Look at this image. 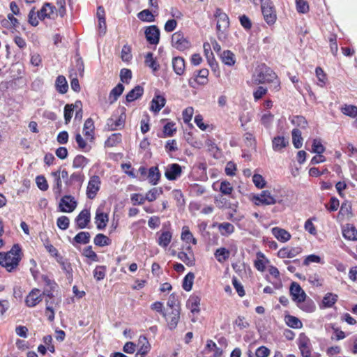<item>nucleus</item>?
Wrapping results in <instances>:
<instances>
[{"instance_id": "5", "label": "nucleus", "mask_w": 357, "mask_h": 357, "mask_svg": "<svg viewBox=\"0 0 357 357\" xmlns=\"http://www.w3.org/2000/svg\"><path fill=\"white\" fill-rule=\"evenodd\" d=\"M255 204L260 205H273L276 203V199L268 190H263L260 194L254 196Z\"/></svg>"}, {"instance_id": "2", "label": "nucleus", "mask_w": 357, "mask_h": 357, "mask_svg": "<svg viewBox=\"0 0 357 357\" xmlns=\"http://www.w3.org/2000/svg\"><path fill=\"white\" fill-rule=\"evenodd\" d=\"M214 16L217 20V37L220 40H225L227 38V31L229 26V17L220 8L215 10Z\"/></svg>"}, {"instance_id": "52", "label": "nucleus", "mask_w": 357, "mask_h": 357, "mask_svg": "<svg viewBox=\"0 0 357 357\" xmlns=\"http://www.w3.org/2000/svg\"><path fill=\"white\" fill-rule=\"evenodd\" d=\"M341 110L344 114L350 117L354 118L357 116V107L354 105H344Z\"/></svg>"}, {"instance_id": "14", "label": "nucleus", "mask_w": 357, "mask_h": 357, "mask_svg": "<svg viewBox=\"0 0 357 357\" xmlns=\"http://www.w3.org/2000/svg\"><path fill=\"white\" fill-rule=\"evenodd\" d=\"M91 220V213L89 209H83L75 218V222L79 229H84Z\"/></svg>"}, {"instance_id": "48", "label": "nucleus", "mask_w": 357, "mask_h": 357, "mask_svg": "<svg viewBox=\"0 0 357 357\" xmlns=\"http://www.w3.org/2000/svg\"><path fill=\"white\" fill-rule=\"evenodd\" d=\"M121 142V135L120 133H114L105 141V146L113 147Z\"/></svg>"}, {"instance_id": "27", "label": "nucleus", "mask_w": 357, "mask_h": 357, "mask_svg": "<svg viewBox=\"0 0 357 357\" xmlns=\"http://www.w3.org/2000/svg\"><path fill=\"white\" fill-rule=\"evenodd\" d=\"M55 86L59 93L61 94L66 93L68 89L66 77L63 75H59L56 79Z\"/></svg>"}, {"instance_id": "40", "label": "nucleus", "mask_w": 357, "mask_h": 357, "mask_svg": "<svg viewBox=\"0 0 357 357\" xmlns=\"http://www.w3.org/2000/svg\"><path fill=\"white\" fill-rule=\"evenodd\" d=\"M162 192L163 191L161 188H153L146 194L144 199L150 202H153L161 195Z\"/></svg>"}, {"instance_id": "62", "label": "nucleus", "mask_w": 357, "mask_h": 357, "mask_svg": "<svg viewBox=\"0 0 357 357\" xmlns=\"http://www.w3.org/2000/svg\"><path fill=\"white\" fill-rule=\"evenodd\" d=\"M105 267L103 266H98L93 271V276L96 280L100 281L104 279L105 276Z\"/></svg>"}, {"instance_id": "28", "label": "nucleus", "mask_w": 357, "mask_h": 357, "mask_svg": "<svg viewBox=\"0 0 357 357\" xmlns=\"http://www.w3.org/2000/svg\"><path fill=\"white\" fill-rule=\"evenodd\" d=\"M91 238L90 233L88 231H81L78 233L71 242L73 245L75 244H87Z\"/></svg>"}, {"instance_id": "23", "label": "nucleus", "mask_w": 357, "mask_h": 357, "mask_svg": "<svg viewBox=\"0 0 357 357\" xmlns=\"http://www.w3.org/2000/svg\"><path fill=\"white\" fill-rule=\"evenodd\" d=\"M273 235L281 242H287L291 238V234L284 229L274 227L272 229Z\"/></svg>"}, {"instance_id": "61", "label": "nucleus", "mask_w": 357, "mask_h": 357, "mask_svg": "<svg viewBox=\"0 0 357 357\" xmlns=\"http://www.w3.org/2000/svg\"><path fill=\"white\" fill-rule=\"evenodd\" d=\"M56 225L62 230H66L69 227L70 220L67 216L62 215L57 219Z\"/></svg>"}, {"instance_id": "37", "label": "nucleus", "mask_w": 357, "mask_h": 357, "mask_svg": "<svg viewBox=\"0 0 357 357\" xmlns=\"http://www.w3.org/2000/svg\"><path fill=\"white\" fill-rule=\"evenodd\" d=\"M284 321L288 326L293 328H301L303 326L301 320L292 315H286Z\"/></svg>"}, {"instance_id": "11", "label": "nucleus", "mask_w": 357, "mask_h": 357, "mask_svg": "<svg viewBox=\"0 0 357 357\" xmlns=\"http://www.w3.org/2000/svg\"><path fill=\"white\" fill-rule=\"evenodd\" d=\"M298 345L303 357L311 356L310 341L306 335H300Z\"/></svg>"}, {"instance_id": "18", "label": "nucleus", "mask_w": 357, "mask_h": 357, "mask_svg": "<svg viewBox=\"0 0 357 357\" xmlns=\"http://www.w3.org/2000/svg\"><path fill=\"white\" fill-rule=\"evenodd\" d=\"M166 100L164 96L160 95H155L151 102L150 109L154 112H159L160 109L165 106Z\"/></svg>"}, {"instance_id": "17", "label": "nucleus", "mask_w": 357, "mask_h": 357, "mask_svg": "<svg viewBox=\"0 0 357 357\" xmlns=\"http://www.w3.org/2000/svg\"><path fill=\"white\" fill-rule=\"evenodd\" d=\"M301 252L300 248H283L278 252V256L280 258H293Z\"/></svg>"}, {"instance_id": "4", "label": "nucleus", "mask_w": 357, "mask_h": 357, "mask_svg": "<svg viewBox=\"0 0 357 357\" xmlns=\"http://www.w3.org/2000/svg\"><path fill=\"white\" fill-rule=\"evenodd\" d=\"M261 8L266 23L269 25L273 24L277 15L273 2L271 0H261Z\"/></svg>"}, {"instance_id": "38", "label": "nucleus", "mask_w": 357, "mask_h": 357, "mask_svg": "<svg viewBox=\"0 0 357 357\" xmlns=\"http://www.w3.org/2000/svg\"><path fill=\"white\" fill-rule=\"evenodd\" d=\"M52 175L54 176V182H55V184L53 187V190H54V194L56 195L59 196L61 195V190H62V189H61L62 183H61V176H60V171H56V172H52Z\"/></svg>"}, {"instance_id": "1", "label": "nucleus", "mask_w": 357, "mask_h": 357, "mask_svg": "<svg viewBox=\"0 0 357 357\" xmlns=\"http://www.w3.org/2000/svg\"><path fill=\"white\" fill-rule=\"evenodd\" d=\"M22 250L18 244H15L11 250L6 253L0 252V265L9 272L17 268L21 260Z\"/></svg>"}, {"instance_id": "57", "label": "nucleus", "mask_w": 357, "mask_h": 357, "mask_svg": "<svg viewBox=\"0 0 357 357\" xmlns=\"http://www.w3.org/2000/svg\"><path fill=\"white\" fill-rule=\"evenodd\" d=\"M121 59L123 61L128 62L131 60L132 56L131 54V48L130 46L125 45L122 47L121 53Z\"/></svg>"}, {"instance_id": "43", "label": "nucleus", "mask_w": 357, "mask_h": 357, "mask_svg": "<svg viewBox=\"0 0 357 357\" xmlns=\"http://www.w3.org/2000/svg\"><path fill=\"white\" fill-rule=\"evenodd\" d=\"M297 305L299 308L306 312H312L316 308V306L312 300L305 301V299L304 301L297 303Z\"/></svg>"}, {"instance_id": "53", "label": "nucleus", "mask_w": 357, "mask_h": 357, "mask_svg": "<svg viewBox=\"0 0 357 357\" xmlns=\"http://www.w3.org/2000/svg\"><path fill=\"white\" fill-rule=\"evenodd\" d=\"M218 229L222 235H229L234 231V227L229 222H223L219 225Z\"/></svg>"}, {"instance_id": "26", "label": "nucleus", "mask_w": 357, "mask_h": 357, "mask_svg": "<svg viewBox=\"0 0 357 357\" xmlns=\"http://www.w3.org/2000/svg\"><path fill=\"white\" fill-rule=\"evenodd\" d=\"M124 86L121 83H119L114 89H112L108 98L109 103H114L122 94Z\"/></svg>"}, {"instance_id": "9", "label": "nucleus", "mask_w": 357, "mask_h": 357, "mask_svg": "<svg viewBox=\"0 0 357 357\" xmlns=\"http://www.w3.org/2000/svg\"><path fill=\"white\" fill-rule=\"evenodd\" d=\"M289 291L293 301L296 303L304 301L306 298V294L303 290L300 284L296 282H291Z\"/></svg>"}, {"instance_id": "47", "label": "nucleus", "mask_w": 357, "mask_h": 357, "mask_svg": "<svg viewBox=\"0 0 357 357\" xmlns=\"http://www.w3.org/2000/svg\"><path fill=\"white\" fill-rule=\"evenodd\" d=\"M194 278L195 275L191 272L188 273L185 276L182 284L183 289H185L187 291H189L192 289Z\"/></svg>"}, {"instance_id": "41", "label": "nucleus", "mask_w": 357, "mask_h": 357, "mask_svg": "<svg viewBox=\"0 0 357 357\" xmlns=\"http://www.w3.org/2000/svg\"><path fill=\"white\" fill-rule=\"evenodd\" d=\"M145 64L151 68L153 72L159 70L160 66L153 58L152 52H148L145 56Z\"/></svg>"}, {"instance_id": "19", "label": "nucleus", "mask_w": 357, "mask_h": 357, "mask_svg": "<svg viewBox=\"0 0 357 357\" xmlns=\"http://www.w3.org/2000/svg\"><path fill=\"white\" fill-rule=\"evenodd\" d=\"M172 68L178 75H182L185 72V60L183 57L176 56L172 59Z\"/></svg>"}, {"instance_id": "7", "label": "nucleus", "mask_w": 357, "mask_h": 357, "mask_svg": "<svg viewBox=\"0 0 357 357\" xmlns=\"http://www.w3.org/2000/svg\"><path fill=\"white\" fill-rule=\"evenodd\" d=\"M43 300V294L40 290L34 288L26 296L25 298V303L29 307H33L40 303Z\"/></svg>"}, {"instance_id": "51", "label": "nucleus", "mask_w": 357, "mask_h": 357, "mask_svg": "<svg viewBox=\"0 0 357 357\" xmlns=\"http://www.w3.org/2000/svg\"><path fill=\"white\" fill-rule=\"evenodd\" d=\"M57 262L61 265V268L67 273L70 274L73 271V268L71 266V264L67 260L64 259L63 257H58L56 259Z\"/></svg>"}, {"instance_id": "13", "label": "nucleus", "mask_w": 357, "mask_h": 357, "mask_svg": "<svg viewBox=\"0 0 357 357\" xmlns=\"http://www.w3.org/2000/svg\"><path fill=\"white\" fill-rule=\"evenodd\" d=\"M147 41L151 45H157L160 40V30L155 26H149L145 31Z\"/></svg>"}, {"instance_id": "58", "label": "nucleus", "mask_w": 357, "mask_h": 357, "mask_svg": "<svg viewBox=\"0 0 357 357\" xmlns=\"http://www.w3.org/2000/svg\"><path fill=\"white\" fill-rule=\"evenodd\" d=\"M296 10L300 13H306L309 10V6L306 0H296Z\"/></svg>"}, {"instance_id": "20", "label": "nucleus", "mask_w": 357, "mask_h": 357, "mask_svg": "<svg viewBox=\"0 0 357 357\" xmlns=\"http://www.w3.org/2000/svg\"><path fill=\"white\" fill-rule=\"evenodd\" d=\"M108 222L107 214L103 213L100 209H98L96 213L95 222L97 225V229L102 230L105 228L107 222Z\"/></svg>"}, {"instance_id": "56", "label": "nucleus", "mask_w": 357, "mask_h": 357, "mask_svg": "<svg viewBox=\"0 0 357 357\" xmlns=\"http://www.w3.org/2000/svg\"><path fill=\"white\" fill-rule=\"evenodd\" d=\"M312 151L317 154H321L325 151V147L319 139H313Z\"/></svg>"}, {"instance_id": "39", "label": "nucleus", "mask_w": 357, "mask_h": 357, "mask_svg": "<svg viewBox=\"0 0 357 357\" xmlns=\"http://www.w3.org/2000/svg\"><path fill=\"white\" fill-rule=\"evenodd\" d=\"M337 295L333 293H327L322 301L324 307H331L337 301Z\"/></svg>"}, {"instance_id": "64", "label": "nucleus", "mask_w": 357, "mask_h": 357, "mask_svg": "<svg viewBox=\"0 0 357 357\" xmlns=\"http://www.w3.org/2000/svg\"><path fill=\"white\" fill-rule=\"evenodd\" d=\"M130 200H131L132 204L134 206H136V205L143 204L144 203V202L146 201V199H144V197L142 194L134 193V194L131 195Z\"/></svg>"}, {"instance_id": "54", "label": "nucleus", "mask_w": 357, "mask_h": 357, "mask_svg": "<svg viewBox=\"0 0 357 357\" xmlns=\"http://www.w3.org/2000/svg\"><path fill=\"white\" fill-rule=\"evenodd\" d=\"M137 17L142 21H145V22H149L154 21L153 15L148 9L143 10L142 11L139 12L137 15Z\"/></svg>"}, {"instance_id": "55", "label": "nucleus", "mask_w": 357, "mask_h": 357, "mask_svg": "<svg viewBox=\"0 0 357 357\" xmlns=\"http://www.w3.org/2000/svg\"><path fill=\"white\" fill-rule=\"evenodd\" d=\"M178 258L184 262L187 266H191L195 264V259L192 256H189L184 252H179L178 253Z\"/></svg>"}, {"instance_id": "49", "label": "nucleus", "mask_w": 357, "mask_h": 357, "mask_svg": "<svg viewBox=\"0 0 357 357\" xmlns=\"http://www.w3.org/2000/svg\"><path fill=\"white\" fill-rule=\"evenodd\" d=\"M181 239L187 243L192 242L194 245L197 244V240L192 236L188 227H183L181 233Z\"/></svg>"}, {"instance_id": "8", "label": "nucleus", "mask_w": 357, "mask_h": 357, "mask_svg": "<svg viewBox=\"0 0 357 357\" xmlns=\"http://www.w3.org/2000/svg\"><path fill=\"white\" fill-rule=\"evenodd\" d=\"M182 174V167L177 163L169 164L165 167V176L169 181L176 180Z\"/></svg>"}, {"instance_id": "10", "label": "nucleus", "mask_w": 357, "mask_h": 357, "mask_svg": "<svg viewBox=\"0 0 357 357\" xmlns=\"http://www.w3.org/2000/svg\"><path fill=\"white\" fill-rule=\"evenodd\" d=\"M77 206V202L70 195L64 196L60 201L59 208L61 212L71 213Z\"/></svg>"}, {"instance_id": "35", "label": "nucleus", "mask_w": 357, "mask_h": 357, "mask_svg": "<svg viewBox=\"0 0 357 357\" xmlns=\"http://www.w3.org/2000/svg\"><path fill=\"white\" fill-rule=\"evenodd\" d=\"M222 61L229 66H232L235 64L236 59L235 55L230 50H225L221 54Z\"/></svg>"}, {"instance_id": "31", "label": "nucleus", "mask_w": 357, "mask_h": 357, "mask_svg": "<svg viewBox=\"0 0 357 357\" xmlns=\"http://www.w3.org/2000/svg\"><path fill=\"white\" fill-rule=\"evenodd\" d=\"M214 256L218 262L223 263L229 258L230 251L225 248H220L215 251Z\"/></svg>"}, {"instance_id": "16", "label": "nucleus", "mask_w": 357, "mask_h": 357, "mask_svg": "<svg viewBox=\"0 0 357 357\" xmlns=\"http://www.w3.org/2000/svg\"><path fill=\"white\" fill-rule=\"evenodd\" d=\"M55 7L50 3H45L42 8L38 11V17L40 20L51 18L54 15Z\"/></svg>"}, {"instance_id": "33", "label": "nucleus", "mask_w": 357, "mask_h": 357, "mask_svg": "<svg viewBox=\"0 0 357 357\" xmlns=\"http://www.w3.org/2000/svg\"><path fill=\"white\" fill-rule=\"evenodd\" d=\"M172 238V234L169 231H162L158 239V243L160 246L166 248L170 243Z\"/></svg>"}, {"instance_id": "25", "label": "nucleus", "mask_w": 357, "mask_h": 357, "mask_svg": "<svg viewBox=\"0 0 357 357\" xmlns=\"http://www.w3.org/2000/svg\"><path fill=\"white\" fill-rule=\"evenodd\" d=\"M342 235L346 239L350 241L357 240V230L351 225L347 224L343 227Z\"/></svg>"}, {"instance_id": "59", "label": "nucleus", "mask_w": 357, "mask_h": 357, "mask_svg": "<svg viewBox=\"0 0 357 357\" xmlns=\"http://www.w3.org/2000/svg\"><path fill=\"white\" fill-rule=\"evenodd\" d=\"M291 123L301 128H305L307 125V122L305 117L302 116H295L291 120Z\"/></svg>"}, {"instance_id": "32", "label": "nucleus", "mask_w": 357, "mask_h": 357, "mask_svg": "<svg viewBox=\"0 0 357 357\" xmlns=\"http://www.w3.org/2000/svg\"><path fill=\"white\" fill-rule=\"evenodd\" d=\"M204 50L205 56L208 60V62L210 66L212 68H214L215 67H216L218 66V63H216V61L215 60L213 54L211 50V45L208 43H204Z\"/></svg>"}, {"instance_id": "50", "label": "nucleus", "mask_w": 357, "mask_h": 357, "mask_svg": "<svg viewBox=\"0 0 357 357\" xmlns=\"http://www.w3.org/2000/svg\"><path fill=\"white\" fill-rule=\"evenodd\" d=\"M89 160L82 155H77L73 160V168H84L87 163Z\"/></svg>"}, {"instance_id": "29", "label": "nucleus", "mask_w": 357, "mask_h": 357, "mask_svg": "<svg viewBox=\"0 0 357 357\" xmlns=\"http://www.w3.org/2000/svg\"><path fill=\"white\" fill-rule=\"evenodd\" d=\"M143 93L144 89L141 86L137 85L128 93L126 95V101L128 102H132L140 98L143 95Z\"/></svg>"}, {"instance_id": "44", "label": "nucleus", "mask_w": 357, "mask_h": 357, "mask_svg": "<svg viewBox=\"0 0 357 357\" xmlns=\"http://www.w3.org/2000/svg\"><path fill=\"white\" fill-rule=\"evenodd\" d=\"M110 239L102 234H98L93 240V243L96 245L103 247L110 244Z\"/></svg>"}, {"instance_id": "12", "label": "nucleus", "mask_w": 357, "mask_h": 357, "mask_svg": "<svg viewBox=\"0 0 357 357\" xmlns=\"http://www.w3.org/2000/svg\"><path fill=\"white\" fill-rule=\"evenodd\" d=\"M100 181L98 176H92L88 183L86 194L89 199H93L100 189Z\"/></svg>"}, {"instance_id": "22", "label": "nucleus", "mask_w": 357, "mask_h": 357, "mask_svg": "<svg viewBox=\"0 0 357 357\" xmlns=\"http://www.w3.org/2000/svg\"><path fill=\"white\" fill-rule=\"evenodd\" d=\"M288 144H289L288 139H287L284 137L277 136V137H274L272 140V146H273V149L275 151H281Z\"/></svg>"}, {"instance_id": "42", "label": "nucleus", "mask_w": 357, "mask_h": 357, "mask_svg": "<svg viewBox=\"0 0 357 357\" xmlns=\"http://www.w3.org/2000/svg\"><path fill=\"white\" fill-rule=\"evenodd\" d=\"M139 350L142 354H148L151 349V345L147 338L144 335H140L138 340Z\"/></svg>"}, {"instance_id": "6", "label": "nucleus", "mask_w": 357, "mask_h": 357, "mask_svg": "<svg viewBox=\"0 0 357 357\" xmlns=\"http://www.w3.org/2000/svg\"><path fill=\"white\" fill-rule=\"evenodd\" d=\"M172 45L176 49L183 51L190 47L189 41L181 32H176L172 36Z\"/></svg>"}, {"instance_id": "60", "label": "nucleus", "mask_w": 357, "mask_h": 357, "mask_svg": "<svg viewBox=\"0 0 357 357\" xmlns=\"http://www.w3.org/2000/svg\"><path fill=\"white\" fill-rule=\"evenodd\" d=\"M220 191L223 195H229L232 192L233 187L229 182H228L227 181H222L220 183Z\"/></svg>"}, {"instance_id": "46", "label": "nucleus", "mask_w": 357, "mask_h": 357, "mask_svg": "<svg viewBox=\"0 0 357 357\" xmlns=\"http://www.w3.org/2000/svg\"><path fill=\"white\" fill-rule=\"evenodd\" d=\"M84 176L80 172H75L71 174L70 179L66 181V185H71L73 183H77L80 187L84 181Z\"/></svg>"}, {"instance_id": "36", "label": "nucleus", "mask_w": 357, "mask_h": 357, "mask_svg": "<svg viewBox=\"0 0 357 357\" xmlns=\"http://www.w3.org/2000/svg\"><path fill=\"white\" fill-rule=\"evenodd\" d=\"M292 142L296 149H300L303 145V137L301 131L298 128L293 129L291 132Z\"/></svg>"}, {"instance_id": "63", "label": "nucleus", "mask_w": 357, "mask_h": 357, "mask_svg": "<svg viewBox=\"0 0 357 357\" xmlns=\"http://www.w3.org/2000/svg\"><path fill=\"white\" fill-rule=\"evenodd\" d=\"M175 124L173 122H168L164 126L163 132L165 137H172L176 132V129L174 127Z\"/></svg>"}, {"instance_id": "21", "label": "nucleus", "mask_w": 357, "mask_h": 357, "mask_svg": "<svg viewBox=\"0 0 357 357\" xmlns=\"http://www.w3.org/2000/svg\"><path fill=\"white\" fill-rule=\"evenodd\" d=\"M94 128L93 121L91 118L87 119L84 124L83 133L90 141H93L94 139Z\"/></svg>"}, {"instance_id": "34", "label": "nucleus", "mask_w": 357, "mask_h": 357, "mask_svg": "<svg viewBox=\"0 0 357 357\" xmlns=\"http://www.w3.org/2000/svg\"><path fill=\"white\" fill-rule=\"evenodd\" d=\"M148 178L152 185H156L160 178V173L158 167H151L149 169Z\"/></svg>"}, {"instance_id": "3", "label": "nucleus", "mask_w": 357, "mask_h": 357, "mask_svg": "<svg viewBox=\"0 0 357 357\" xmlns=\"http://www.w3.org/2000/svg\"><path fill=\"white\" fill-rule=\"evenodd\" d=\"M276 78L275 73L264 64L258 66L252 75L255 84L272 82Z\"/></svg>"}, {"instance_id": "24", "label": "nucleus", "mask_w": 357, "mask_h": 357, "mask_svg": "<svg viewBox=\"0 0 357 357\" xmlns=\"http://www.w3.org/2000/svg\"><path fill=\"white\" fill-rule=\"evenodd\" d=\"M201 298L197 295H192L187 301V307L190 310L191 312H199Z\"/></svg>"}, {"instance_id": "15", "label": "nucleus", "mask_w": 357, "mask_h": 357, "mask_svg": "<svg viewBox=\"0 0 357 357\" xmlns=\"http://www.w3.org/2000/svg\"><path fill=\"white\" fill-rule=\"evenodd\" d=\"M126 114L121 113L118 119L111 117L107 119V127L109 130H116L124 126Z\"/></svg>"}, {"instance_id": "30", "label": "nucleus", "mask_w": 357, "mask_h": 357, "mask_svg": "<svg viewBox=\"0 0 357 357\" xmlns=\"http://www.w3.org/2000/svg\"><path fill=\"white\" fill-rule=\"evenodd\" d=\"M180 318V312L178 308H174L172 310V313L167 319L168 326L170 330L174 329L178 324Z\"/></svg>"}, {"instance_id": "45", "label": "nucleus", "mask_w": 357, "mask_h": 357, "mask_svg": "<svg viewBox=\"0 0 357 357\" xmlns=\"http://www.w3.org/2000/svg\"><path fill=\"white\" fill-rule=\"evenodd\" d=\"M257 257L258 259L255 261V267L261 272H263L266 269V264L268 262L267 259L264 260V255L261 252L257 253Z\"/></svg>"}]
</instances>
